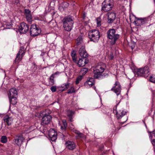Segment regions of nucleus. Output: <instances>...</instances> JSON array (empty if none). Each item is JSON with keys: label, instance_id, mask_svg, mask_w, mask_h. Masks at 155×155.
I'll return each mask as SVG.
<instances>
[{"label": "nucleus", "instance_id": "bb28decb", "mask_svg": "<svg viewBox=\"0 0 155 155\" xmlns=\"http://www.w3.org/2000/svg\"><path fill=\"white\" fill-rule=\"evenodd\" d=\"M62 125L61 126V128L62 130H65L67 127V124L66 122V121L65 120H63L62 121Z\"/></svg>", "mask_w": 155, "mask_h": 155}, {"label": "nucleus", "instance_id": "4468645a", "mask_svg": "<svg viewBox=\"0 0 155 155\" xmlns=\"http://www.w3.org/2000/svg\"><path fill=\"white\" fill-rule=\"evenodd\" d=\"M137 19L135 22L137 26H141L147 23L148 21V18H137Z\"/></svg>", "mask_w": 155, "mask_h": 155}, {"label": "nucleus", "instance_id": "412c9836", "mask_svg": "<svg viewBox=\"0 0 155 155\" xmlns=\"http://www.w3.org/2000/svg\"><path fill=\"white\" fill-rule=\"evenodd\" d=\"M87 63L85 58H80L77 62V64L80 67H83Z\"/></svg>", "mask_w": 155, "mask_h": 155}, {"label": "nucleus", "instance_id": "1a4fd4ad", "mask_svg": "<svg viewBox=\"0 0 155 155\" xmlns=\"http://www.w3.org/2000/svg\"><path fill=\"white\" fill-rule=\"evenodd\" d=\"M29 29V26L24 22L21 23L20 26L19 27V31L22 34L27 32Z\"/></svg>", "mask_w": 155, "mask_h": 155}, {"label": "nucleus", "instance_id": "49530a36", "mask_svg": "<svg viewBox=\"0 0 155 155\" xmlns=\"http://www.w3.org/2000/svg\"><path fill=\"white\" fill-rule=\"evenodd\" d=\"M152 143L153 145V146L155 147V139H153L152 141Z\"/></svg>", "mask_w": 155, "mask_h": 155}, {"label": "nucleus", "instance_id": "dca6fc26", "mask_svg": "<svg viewBox=\"0 0 155 155\" xmlns=\"http://www.w3.org/2000/svg\"><path fill=\"white\" fill-rule=\"evenodd\" d=\"M79 54L81 56L84 58H86L88 56V54L86 51L84 47L82 46L79 50Z\"/></svg>", "mask_w": 155, "mask_h": 155}, {"label": "nucleus", "instance_id": "3c124183", "mask_svg": "<svg viewBox=\"0 0 155 155\" xmlns=\"http://www.w3.org/2000/svg\"><path fill=\"white\" fill-rule=\"evenodd\" d=\"M153 0L154 1V2H155V0Z\"/></svg>", "mask_w": 155, "mask_h": 155}, {"label": "nucleus", "instance_id": "6ab92c4d", "mask_svg": "<svg viewBox=\"0 0 155 155\" xmlns=\"http://www.w3.org/2000/svg\"><path fill=\"white\" fill-rule=\"evenodd\" d=\"M94 78H90L84 84L85 86L87 87H90L94 85Z\"/></svg>", "mask_w": 155, "mask_h": 155}, {"label": "nucleus", "instance_id": "6e6552de", "mask_svg": "<svg viewBox=\"0 0 155 155\" xmlns=\"http://www.w3.org/2000/svg\"><path fill=\"white\" fill-rule=\"evenodd\" d=\"M25 53V51L24 47H21L20 48V50L17 54L16 58H15V61L19 62L21 60L22 58L24 55Z\"/></svg>", "mask_w": 155, "mask_h": 155}, {"label": "nucleus", "instance_id": "ea45409f", "mask_svg": "<svg viewBox=\"0 0 155 155\" xmlns=\"http://www.w3.org/2000/svg\"><path fill=\"white\" fill-rule=\"evenodd\" d=\"M50 89L52 92H55L57 90L56 87L55 86H52L51 87Z\"/></svg>", "mask_w": 155, "mask_h": 155}, {"label": "nucleus", "instance_id": "c9c22d12", "mask_svg": "<svg viewBox=\"0 0 155 155\" xmlns=\"http://www.w3.org/2000/svg\"><path fill=\"white\" fill-rule=\"evenodd\" d=\"M82 77L81 76H80L78 77L76 81H75V83L76 84H78L80 81H81L82 79Z\"/></svg>", "mask_w": 155, "mask_h": 155}, {"label": "nucleus", "instance_id": "39448f33", "mask_svg": "<svg viewBox=\"0 0 155 155\" xmlns=\"http://www.w3.org/2000/svg\"><path fill=\"white\" fill-rule=\"evenodd\" d=\"M88 36L91 41L97 42L99 40L100 37L99 32L97 30L90 31L88 33Z\"/></svg>", "mask_w": 155, "mask_h": 155}, {"label": "nucleus", "instance_id": "5701e85b", "mask_svg": "<svg viewBox=\"0 0 155 155\" xmlns=\"http://www.w3.org/2000/svg\"><path fill=\"white\" fill-rule=\"evenodd\" d=\"M58 74V72H56L53 74L51 76L50 78H49L48 81L49 83L51 85H53L54 84V75Z\"/></svg>", "mask_w": 155, "mask_h": 155}, {"label": "nucleus", "instance_id": "b1692460", "mask_svg": "<svg viewBox=\"0 0 155 155\" xmlns=\"http://www.w3.org/2000/svg\"><path fill=\"white\" fill-rule=\"evenodd\" d=\"M10 102L12 104L15 105L17 103V99L15 96L14 97H8Z\"/></svg>", "mask_w": 155, "mask_h": 155}, {"label": "nucleus", "instance_id": "f257e3e1", "mask_svg": "<svg viewBox=\"0 0 155 155\" xmlns=\"http://www.w3.org/2000/svg\"><path fill=\"white\" fill-rule=\"evenodd\" d=\"M106 68V65L104 64H98L93 69L94 76L96 79H101L105 77H107L108 75L107 73H102Z\"/></svg>", "mask_w": 155, "mask_h": 155}, {"label": "nucleus", "instance_id": "79ce46f5", "mask_svg": "<svg viewBox=\"0 0 155 155\" xmlns=\"http://www.w3.org/2000/svg\"><path fill=\"white\" fill-rule=\"evenodd\" d=\"M5 25L6 26V28H10L11 27V24L8 22L6 23L5 24Z\"/></svg>", "mask_w": 155, "mask_h": 155}, {"label": "nucleus", "instance_id": "ddd939ff", "mask_svg": "<svg viewBox=\"0 0 155 155\" xmlns=\"http://www.w3.org/2000/svg\"><path fill=\"white\" fill-rule=\"evenodd\" d=\"M126 114V112L122 108L117 109L116 110V117L117 119L121 118Z\"/></svg>", "mask_w": 155, "mask_h": 155}, {"label": "nucleus", "instance_id": "de8ad7c7", "mask_svg": "<svg viewBox=\"0 0 155 155\" xmlns=\"http://www.w3.org/2000/svg\"><path fill=\"white\" fill-rule=\"evenodd\" d=\"M153 98L155 99V93L153 94Z\"/></svg>", "mask_w": 155, "mask_h": 155}, {"label": "nucleus", "instance_id": "f704fd0d", "mask_svg": "<svg viewBox=\"0 0 155 155\" xmlns=\"http://www.w3.org/2000/svg\"><path fill=\"white\" fill-rule=\"evenodd\" d=\"M69 4L67 2H64L61 5V6L64 9L67 8Z\"/></svg>", "mask_w": 155, "mask_h": 155}, {"label": "nucleus", "instance_id": "a211bd4d", "mask_svg": "<svg viewBox=\"0 0 155 155\" xmlns=\"http://www.w3.org/2000/svg\"><path fill=\"white\" fill-rule=\"evenodd\" d=\"M51 119V117L50 115H46L44 116L42 119V123L44 124H47L50 122Z\"/></svg>", "mask_w": 155, "mask_h": 155}, {"label": "nucleus", "instance_id": "7c9ffc66", "mask_svg": "<svg viewBox=\"0 0 155 155\" xmlns=\"http://www.w3.org/2000/svg\"><path fill=\"white\" fill-rule=\"evenodd\" d=\"M26 17L28 22L31 24V21H32V18L31 15L26 16Z\"/></svg>", "mask_w": 155, "mask_h": 155}, {"label": "nucleus", "instance_id": "9d476101", "mask_svg": "<svg viewBox=\"0 0 155 155\" xmlns=\"http://www.w3.org/2000/svg\"><path fill=\"white\" fill-rule=\"evenodd\" d=\"M121 90V87L119 82L116 81L111 90L114 91L117 95H118L120 93Z\"/></svg>", "mask_w": 155, "mask_h": 155}, {"label": "nucleus", "instance_id": "c85d7f7f", "mask_svg": "<svg viewBox=\"0 0 155 155\" xmlns=\"http://www.w3.org/2000/svg\"><path fill=\"white\" fill-rule=\"evenodd\" d=\"M74 114V112L71 110H69L67 112V114L68 116L70 117V120L71 121H72V118L71 117Z\"/></svg>", "mask_w": 155, "mask_h": 155}, {"label": "nucleus", "instance_id": "9b49d317", "mask_svg": "<svg viewBox=\"0 0 155 155\" xmlns=\"http://www.w3.org/2000/svg\"><path fill=\"white\" fill-rule=\"evenodd\" d=\"M48 136L51 140L54 141L57 139V132L54 129H50L48 132Z\"/></svg>", "mask_w": 155, "mask_h": 155}, {"label": "nucleus", "instance_id": "09e8293b", "mask_svg": "<svg viewBox=\"0 0 155 155\" xmlns=\"http://www.w3.org/2000/svg\"><path fill=\"white\" fill-rule=\"evenodd\" d=\"M93 88H94V90H95V89H96V87H94Z\"/></svg>", "mask_w": 155, "mask_h": 155}, {"label": "nucleus", "instance_id": "e433bc0d", "mask_svg": "<svg viewBox=\"0 0 155 155\" xmlns=\"http://www.w3.org/2000/svg\"><path fill=\"white\" fill-rule=\"evenodd\" d=\"M150 81L151 82L155 83V76L152 75L150 77Z\"/></svg>", "mask_w": 155, "mask_h": 155}, {"label": "nucleus", "instance_id": "a18cd8bd", "mask_svg": "<svg viewBox=\"0 0 155 155\" xmlns=\"http://www.w3.org/2000/svg\"><path fill=\"white\" fill-rule=\"evenodd\" d=\"M19 3V0H15L14 1V4L16 5H18V4Z\"/></svg>", "mask_w": 155, "mask_h": 155}, {"label": "nucleus", "instance_id": "f03ea898", "mask_svg": "<svg viewBox=\"0 0 155 155\" xmlns=\"http://www.w3.org/2000/svg\"><path fill=\"white\" fill-rule=\"evenodd\" d=\"M107 34L108 38L111 40L110 44L112 45L115 44L120 37V35L116 34L115 30L114 29L109 30Z\"/></svg>", "mask_w": 155, "mask_h": 155}, {"label": "nucleus", "instance_id": "8fccbe9b", "mask_svg": "<svg viewBox=\"0 0 155 155\" xmlns=\"http://www.w3.org/2000/svg\"><path fill=\"white\" fill-rule=\"evenodd\" d=\"M154 152H155V148H154Z\"/></svg>", "mask_w": 155, "mask_h": 155}, {"label": "nucleus", "instance_id": "423d86ee", "mask_svg": "<svg viewBox=\"0 0 155 155\" xmlns=\"http://www.w3.org/2000/svg\"><path fill=\"white\" fill-rule=\"evenodd\" d=\"M150 74L149 68L148 66L137 69V74L138 76L147 77Z\"/></svg>", "mask_w": 155, "mask_h": 155}, {"label": "nucleus", "instance_id": "c03bdc74", "mask_svg": "<svg viewBox=\"0 0 155 155\" xmlns=\"http://www.w3.org/2000/svg\"><path fill=\"white\" fill-rule=\"evenodd\" d=\"M155 137V132H153V133L152 135H150L149 136V137L150 139L152 138V137Z\"/></svg>", "mask_w": 155, "mask_h": 155}, {"label": "nucleus", "instance_id": "4be33fe9", "mask_svg": "<svg viewBox=\"0 0 155 155\" xmlns=\"http://www.w3.org/2000/svg\"><path fill=\"white\" fill-rule=\"evenodd\" d=\"M17 95V92L15 88H13L11 89L8 94V97H14Z\"/></svg>", "mask_w": 155, "mask_h": 155}, {"label": "nucleus", "instance_id": "cd10ccee", "mask_svg": "<svg viewBox=\"0 0 155 155\" xmlns=\"http://www.w3.org/2000/svg\"><path fill=\"white\" fill-rule=\"evenodd\" d=\"M83 38L81 36H79L77 39L76 43L77 45L81 44L83 43Z\"/></svg>", "mask_w": 155, "mask_h": 155}, {"label": "nucleus", "instance_id": "72a5a7b5", "mask_svg": "<svg viewBox=\"0 0 155 155\" xmlns=\"http://www.w3.org/2000/svg\"><path fill=\"white\" fill-rule=\"evenodd\" d=\"M88 71V69L87 68H84L82 69L80 72L83 75H85V74Z\"/></svg>", "mask_w": 155, "mask_h": 155}, {"label": "nucleus", "instance_id": "a19ab883", "mask_svg": "<svg viewBox=\"0 0 155 155\" xmlns=\"http://www.w3.org/2000/svg\"><path fill=\"white\" fill-rule=\"evenodd\" d=\"M35 129V128H33L32 126L30 127L28 129L26 130V133H29L31 131Z\"/></svg>", "mask_w": 155, "mask_h": 155}, {"label": "nucleus", "instance_id": "20e7f679", "mask_svg": "<svg viewBox=\"0 0 155 155\" xmlns=\"http://www.w3.org/2000/svg\"><path fill=\"white\" fill-rule=\"evenodd\" d=\"M113 6L112 0H105L102 3L101 10L107 12L111 10Z\"/></svg>", "mask_w": 155, "mask_h": 155}, {"label": "nucleus", "instance_id": "473e14b6", "mask_svg": "<svg viewBox=\"0 0 155 155\" xmlns=\"http://www.w3.org/2000/svg\"><path fill=\"white\" fill-rule=\"evenodd\" d=\"M25 16L31 15V11L28 9H25Z\"/></svg>", "mask_w": 155, "mask_h": 155}, {"label": "nucleus", "instance_id": "aec40b11", "mask_svg": "<svg viewBox=\"0 0 155 155\" xmlns=\"http://www.w3.org/2000/svg\"><path fill=\"white\" fill-rule=\"evenodd\" d=\"M24 139L22 136H16L15 139V143L18 145L21 144V142L23 141Z\"/></svg>", "mask_w": 155, "mask_h": 155}, {"label": "nucleus", "instance_id": "2eb2a0df", "mask_svg": "<svg viewBox=\"0 0 155 155\" xmlns=\"http://www.w3.org/2000/svg\"><path fill=\"white\" fill-rule=\"evenodd\" d=\"M3 120L5 124H7L8 126L10 125L13 121L12 117L8 115L5 116L3 117Z\"/></svg>", "mask_w": 155, "mask_h": 155}, {"label": "nucleus", "instance_id": "f8f14e48", "mask_svg": "<svg viewBox=\"0 0 155 155\" xmlns=\"http://www.w3.org/2000/svg\"><path fill=\"white\" fill-rule=\"evenodd\" d=\"M106 15L107 16V22L109 24L113 23L116 19V15L114 12H108Z\"/></svg>", "mask_w": 155, "mask_h": 155}, {"label": "nucleus", "instance_id": "c756f323", "mask_svg": "<svg viewBox=\"0 0 155 155\" xmlns=\"http://www.w3.org/2000/svg\"><path fill=\"white\" fill-rule=\"evenodd\" d=\"M75 91L74 89V87L72 86L68 91L67 93L68 94H71L73 93H74Z\"/></svg>", "mask_w": 155, "mask_h": 155}, {"label": "nucleus", "instance_id": "4c0bfd02", "mask_svg": "<svg viewBox=\"0 0 155 155\" xmlns=\"http://www.w3.org/2000/svg\"><path fill=\"white\" fill-rule=\"evenodd\" d=\"M74 133H75V134H77L78 136L80 137H82V136H83V134L79 132L78 131V130H74Z\"/></svg>", "mask_w": 155, "mask_h": 155}, {"label": "nucleus", "instance_id": "58836bf2", "mask_svg": "<svg viewBox=\"0 0 155 155\" xmlns=\"http://www.w3.org/2000/svg\"><path fill=\"white\" fill-rule=\"evenodd\" d=\"M97 23L98 26H99L101 25V18H98L96 19Z\"/></svg>", "mask_w": 155, "mask_h": 155}, {"label": "nucleus", "instance_id": "2f4dec72", "mask_svg": "<svg viewBox=\"0 0 155 155\" xmlns=\"http://www.w3.org/2000/svg\"><path fill=\"white\" fill-rule=\"evenodd\" d=\"M7 141V139L5 136H2L1 137V142L3 143H5Z\"/></svg>", "mask_w": 155, "mask_h": 155}, {"label": "nucleus", "instance_id": "7ed1b4c3", "mask_svg": "<svg viewBox=\"0 0 155 155\" xmlns=\"http://www.w3.org/2000/svg\"><path fill=\"white\" fill-rule=\"evenodd\" d=\"M63 27L66 31H70L72 28L73 26V22L72 19L70 17H65L63 20Z\"/></svg>", "mask_w": 155, "mask_h": 155}, {"label": "nucleus", "instance_id": "37998d69", "mask_svg": "<svg viewBox=\"0 0 155 155\" xmlns=\"http://www.w3.org/2000/svg\"><path fill=\"white\" fill-rule=\"evenodd\" d=\"M29 2L31 3H35L37 2V0H29Z\"/></svg>", "mask_w": 155, "mask_h": 155}, {"label": "nucleus", "instance_id": "0eeeda50", "mask_svg": "<svg viewBox=\"0 0 155 155\" xmlns=\"http://www.w3.org/2000/svg\"><path fill=\"white\" fill-rule=\"evenodd\" d=\"M41 32V30L38 26L35 24L31 25L30 29V34L31 36L35 37L39 35Z\"/></svg>", "mask_w": 155, "mask_h": 155}, {"label": "nucleus", "instance_id": "393cba45", "mask_svg": "<svg viewBox=\"0 0 155 155\" xmlns=\"http://www.w3.org/2000/svg\"><path fill=\"white\" fill-rule=\"evenodd\" d=\"M71 56L72 57V60L74 62L76 63V53L75 51H72L71 53Z\"/></svg>", "mask_w": 155, "mask_h": 155}, {"label": "nucleus", "instance_id": "a878e982", "mask_svg": "<svg viewBox=\"0 0 155 155\" xmlns=\"http://www.w3.org/2000/svg\"><path fill=\"white\" fill-rule=\"evenodd\" d=\"M70 84L69 83L67 82L66 83L63 84L60 87H62L64 88V89L62 90V91L66 90L68 88L70 87Z\"/></svg>", "mask_w": 155, "mask_h": 155}, {"label": "nucleus", "instance_id": "f3484780", "mask_svg": "<svg viewBox=\"0 0 155 155\" xmlns=\"http://www.w3.org/2000/svg\"><path fill=\"white\" fill-rule=\"evenodd\" d=\"M66 148L68 149L72 150L76 147V145L73 142L68 141L65 143Z\"/></svg>", "mask_w": 155, "mask_h": 155}]
</instances>
